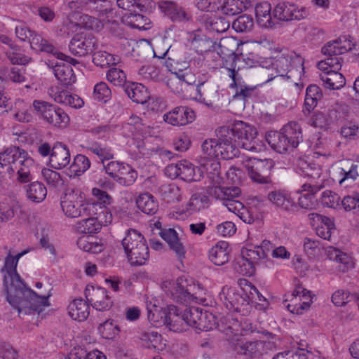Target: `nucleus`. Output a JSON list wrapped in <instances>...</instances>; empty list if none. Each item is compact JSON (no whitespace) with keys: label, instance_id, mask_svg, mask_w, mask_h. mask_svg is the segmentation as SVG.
Returning a JSON list of instances; mask_svg holds the SVG:
<instances>
[{"label":"nucleus","instance_id":"nucleus-1","mask_svg":"<svg viewBox=\"0 0 359 359\" xmlns=\"http://www.w3.org/2000/svg\"><path fill=\"white\" fill-rule=\"evenodd\" d=\"M26 252L18 253L15 256L10 254L6 257L2 271L4 286L6 292V299L11 306L16 309L20 318L26 315H39L46 307L50 306L49 298L52 295L50 290L46 293L38 294L27 287L19 274L16 267L18 259Z\"/></svg>","mask_w":359,"mask_h":359},{"label":"nucleus","instance_id":"nucleus-2","mask_svg":"<svg viewBox=\"0 0 359 359\" xmlns=\"http://www.w3.org/2000/svg\"><path fill=\"white\" fill-rule=\"evenodd\" d=\"M257 134L255 128L243 121H237L231 127H221L217 132L219 156L232 159L239 153V147L248 151L256 150L253 141Z\"/></svg>","mask_w":359,"mask_h":359},{"label":"nucleus","instance_id":"nucleus-3","mask_svg":"<svg viewBox=\"0 0 359 359\" xmlns=\"http://www.w3.org/2000/svg\"><path fill=\"white\" fill-rule=\"evenodd\" d=\"M0 165L8 166V172L18 174V181L26 183L32 180L30 168L34 166V160L23 149L11 146L0 153Z\"/></svg>","mask_w":359,"mask_h":359},{"label":"nucleus","instance_id":"nucleus-4","mask_svg":"<svg viewBox=\"0 0 359 359\" xmlns=\"http://www.w3.org/2000/svg\"><path fill=\"white\" fill-rule=\"evenodd\" d=\"M61 207L64 214L69 218L91 215L96 212V203L86 199L85 194L79 189L68 188L61 198Z\"/></svg>","mask_w":359,"mask_h":359},{"label":"nucleus","instance_id":"nucleus-5","mask_svg":"<svg viewBox=\"0 0 359 359\" xmlns=\"http://www.w3.org/2000/svg\"><path fill=\"white\" fill-rule=\"evenodd\" d=\"M266 141L273 149L280 154L293 150L303 141L302 128L298 123L291 121L280 131L268 133Z\"/></svg>","mask_w":359,"mask_h":359},{"label":"nucleus","instance_id":"nucleus-6","mask_svg":"<svg viewBox=\"0 0 359 359\" xmlns=\"http://www.w3.org/2000/svg\"><path fill=\"white\" fill-rule=\"evenodd\" d=\"M204 290L191 278L181 276L170 289L171 299L176 303L187 305L192 302L203 303L205 301Z\"/></svg>","mask_w":359,"mask_h":359},{"label":"nucleus","instance_id":"nucleus-7","mask_svg":"<svg viewBox=\"0 0 359 359\" xmlns=\"http://www.w3.org/2000/svg\"><path fill=\"white\" fill-rule=\"evenodd\" d=\"M125 253L133 266H141L149 257V248L144 237L137 230L130 229L122 240Z\"/></svg>","mask_w":359,"mask_h":359},{"label":"nucleus","instance_id":"nucleus-8","mask_svg":"<svg viewBox=\"0 0 359 359\" xmlns=\"http://www.w3.org/2000/svg\"><path fill=\"white\" fill-rule=\"evenodd\" d=\"M219 296L229 311L240 312L243 316L250 312V299L247 287L236 290L234 287L224 286Z\"/></svg>","mask_w":359,"mask_h":359},{"label":"nucleus","instance_id":"nucleus-9","mask_svg":"<svg viewBox=\"0 0 359 359\" xmlns=\"http://www.w3.org/2000/svg\"><path fill=\"white\" fill-rule=\"evenodd\" d=\"M96 212L86 216L88 218L78 222L75 229L79 233L91 234L99 232L102 226H107L112 221V215L107 207L100 204Z\"/></svg>","mask_w":359,"mask_h":359},{"label":"nucleus","instance_id":"nucleus-10","mask_svg":"<svg viewBox=\"0 0 359 359\" xmlns=\"http://www.w3.org/2000/svg\"><path fill=\"white\" fill-rule=\"evenodd\" d=\"M275 166V162L271 158L259 159L251 158L245 163V167L252 182L260 184H271V170Z\"/></svg>","mask_w":359,"mask_h":359},{"label":"nucleus","instance_id":"nucleus-11","mask_svg":"<svg viewBox=\"0 0 359 359\" xmlns=\"http://www.w3.org/2000/svg\"><path fill=\"white\" fill-rule=\"evenodd\" d=\"M33 107L39 116L54 126H65L69 121L63 109L47 102L34 100Z\"/></svg>","mask_w":359,"mask_h":359},{"label":"nucleus","instance_id":"nucleus-12","mask_svg":"<svg viewBox=\"0 0 359 359\" xmlns=\"http://www.w3.org/2000/svg\"><path fill=\"white\" fill-rule=\"evenodd\" d=\"M60 59L53 67V72L61 85L69 86L76 81V76L71 65L78 63L76 59L67 56L62 53L57 52L55 48L54 53H52Z\"/></svg>","mask_w":359,"mask_h":359},{"label":"nucleus","instance_id":"nucleus-13","mask_svg":"<svg viewBox=\"0 0 359 359\" xmlns=\"http://www.w3.org/2000/svg\"><path fill=\"white\" fill-rule=\"evenodd\" d=\"M16 36L22 41H28L32 50L47 53H54L55 46L41 35L21 24L15 27Z\"/></svg>","mask_w":359,"mask_h":359},{"label":"nucleus","instance_id":"nucleus-14","mask_svg":"<svg viewBox=\"0 0 359 359\" xmlns=\"http://www.w3.org/2000/svg\"><path fill=\"white\" fill-rule=\"evenodd\" d=\"M97 47V43L95 36L85 32L76 34L69 44L70 53L78 57L91 54Z\"/></svg>","mask_w":359,"mask_h":359},{"label":"nucleus","instance_id":"nucleus-15","mask_svg":"<svg viewBox=\"0 0 359 359\" xmlns=\"http://www.w3.org/2000/svg\"><path fill=\"white\" fill-rule=\"evenodd\" d=\"M273 15L282 21L300 20L309 15V11L305 7L299 8L294 3L281 1L275 6Z\"/></svg>","mask_w":359,"mask_h":359},{"label":"nucleus","instance_id":"nucleus-16","mask_svg":"<svg viewBox=\"0 0 359 359\" xmlns=\"http://www.w3.org/2000/svg\"><path fill=\"white\" fill-rule=\"evenodd\" d=\"M85 296L87 302L97 311L109 310L113 304L107 290L102 287L88 285L85 290Z\"/></svg>","mask_w":359,"mask_h":359},{"label":"nucleus","instance_id":"nucleus-17","mask_svg":"<svg viewBox=\"0 0 359 359\" xmlns=\"http://www.w3.org/2000/svg\"><path fill=\"white\" fill-rule=\"evenodd\" d=\"M195 95H189L190 99H193L202 103L209 108H213V103L218 100L219 94L215 85L205 81H198L197 88H195Z\"/></svg>","mask_w":359,"mask_h":359},{"label":"nucleus","instance_id":"nucleus-18","mask_svg":"<svg viewBox=\"0 0 359 359\" xmlns=\"http://www.w3.org/2000/svg\"><path fill=\"white\" fill-rule=\"evenodd\" d=\"M194 111L187 106H178L163 115V121L173 126H183L195 120Z\"/></svg>","mask_w":359,"mask_h":359},{"label":"nucleus","instance_id":"nucleus-19","mask_svg":"<svg viewBox=\"0 0 359 359\" xmlns=\"http://www.w3.org/2000/svg\"><path fill=\"white\" fill-rule=\"evenodd\" d=\"M154 226L159 231V236L168 244L170 248L175 252L180 259L185 257L186 248L174 229H162L161 223L156 221Z\"/></svg>","mask_w":359,"mask_h":359},{"label":"nucleus","instance_id":"nucleus-20","mask_svg":"<svg viewBox=\"0 0 359 359\" xmlns=\"http://www.w3.org/2000/svg\"><path fill=\"white\" fill-rule=\"evenodd\" d=\"M158 8L165 15L175 22H187L192 20L191 13L173 1H164L158 3Z\"/></svg>","mask_w":359,"mask_h":359},{"label":"nucleus","instance_id":"nucleus-21","mask_svg":"<svg viewBox=\"0 0 359 359\" xmlns=\"http://www.w3.org/2000/svg\"><path fill=\"white\" fill-rule=\"evenodd\" d=\"M265 346L266 343L263 341L237 340L233 344V349L238 354L248 358H257L265 353Z\"/></svg>","mask_w":359,"mask_h":359},{"label":"nucleus","instance_id":"nucleus-22","mask_svg":"<svg viewBox=\"0 0 359 359\" xmlns=\"http://www.w3.org/2000/svg\"><path fill=\"white\" fill-rule=\"evenodd\" d=\"M71 161V154L68 147L60 142L54 144L49 158L50 166L55 170L67 168Z\"/></svg>","mask_w":359,"mask_h":359},{"label":"nucleus","instance_id":"nucleus-23","mask_svg":"<svg viewBox=\"0 0 359 359\" xmlns=\"http://www.w3.org/2000/svg\"><path fill=\"white\" fill-rule=\"evenodd\" d=\"M164 323L170 330L180 332L185 330L184 312L174 305H169L164 313Z\"/></svg>","mask_w":359,"mask_h":359},{"label":"nucleus","instance_id":"nucleus-24","mask_svg":"<svg viewBox=\"0 0 359 359\" xmlns=\"http://www.w3.org/2000/svg\"><path fill=\"white\" fill-rule=\"evenodd\" d=\"M269 201L276 207L285 210L291 211L296 208V204L291 198L290 194L284 190H274L269 193Z\"/></svg>","mask_w":359,"mask_h":359},{"label":"nucleus","instance_id":"nucleus-25","mask_svg":"<svg viewBox=\"0 0 359 359\" xmlns=\"http://www.w3.org/2000/svg\"><path fill=\"white\" fill-rule=\"evenodd\" d=\"M150 127L143 123L142 119L135 114H132L128 121L123 125V133L130 137L135 135H144Z\"/></svg>","mask_w":359,"mask_h":359},{"label":"nucleus","instance_id":"nucleus-26","mask_svg":"<svg viewBox=\"0 0 359 359\" xmlns=\"http://www.w3.org/2000/svg\"><path fill=\"white\" fill-rule=\"evenodd\" d=\"M67 309L70 317L78 321L85 320L90 313L88 302L83 299H74L69 304Z\"/></svg>","mask_w":359,"mask_h":359},{"label":"nucleus","instance_id":"nucleus-27","mask_svg":"<svg viewBox=\"0 0 359 359\" xmlns=\"http://www.w3.org/2000/svg\"><path fill=\"white\" fill-rule=\"evenodd\" d=\"M124 91L130 99L138 104H144L149 98L147 88L141 83L127 84L124 86Z\"/></svg>","mask_w":359,"mask_h":359},{"label":"nucleus","instance_id":"nucleus-28","mask_svg":"<svg viewBox=\"0 0 359 359\" xmlns=\"http://www.w3.org/2000/svg\"><path fill=\"white\" fill-rule=\"evenodd\" d=\"M137 208L147 215H153L158 210V203L149 193L140 194L136 198Z\"/></svg>","mask_w":359,"mask_h":359},{"label":"nucleus","instance_id":"nucleus-29","mask_svg":"<svg viewBox=\"0 0 359 359\" xmlns=\"http://www.w3.org/2000/svg\"><path fill=\"white\" fill-rule=\"evenodd\" d=\"M209 259L215 265L222 266L229 261L228 243L220 242L209 250Z\"/></svg>","mask_w":359,"mask_h":359},{"label":"nucleus","instance_id":"nucleus-30","mask_svg":"<svg viewBox=\"0 0 359 359\" xmlns=\"http://www.w3.org/2000/svg\"><path fill=\"white\" fill-rule=\"evenodd\" d=\"M320 79L325 88L336 90L345 86L346 80L343 74L338 71L330 70L320 74Z\"/></svg>","mask_w":359,"mask_h":359},{"label":"nucleus","instance_id":"nucleus-31","mask_svg":"<svg viewBox=\"0 0 359 359\" xmlns=\"http://www.w3.org/2000/svg\"><path fill=\"white\" fill-rule=\"evenodd\" d=\"M140 339L142 345L145 347L158 351H162L165 346V344L161 335L157 332L150 331L142 332L140 334Z\"/></svg>","mask_w":359,"mask_h":359},{"label":"nucleus","instance_id":"nucleus-32","mask_svg":"<svg viewBox=\"0 0 359 359\" xmlns=\"http://www.w3.org/2000/svg\"><path fill=\"white\" fill-rule=\"evenodd\" d=\"M292 295L294 297H302L304 301L300 304L297 307L294 306L292 309L291 305H287V309L293 313L297 314H302L304 310H307L312 303V294L311 292L302 287L301 285H298L295 290L292 292Z\"/></svg>","mask_w":359,"mask_h":359},{"label":"nucleus","instance_id":"nucleus-33","mask_svg":"<svg viewBox=\"0 0 359 359\" xmlns=\"http://www.w3.org/2000/svg\"><path fill=\"white\" fill-rule=\"evenodd\" d=\"M250 6L249 0H225L221 6V11L226 15H235L245 11Z\"/></svg>","mask_w":359,"mask_h":359},{"label":"nucleus","instance_id":"nucleus-34","mask_svg":"<svg viewBox=\"0 0 359 359\" xmlns=\"http://www.w3.org/2000/svg\"><path fill=\"white\" fill-rule=\"evenodd\" d=\"M77 246L81 250L93 254L101 252L104 245L101 240L97 241L92 236H81L77 241Z\"/></svg>","mask_w":359,"mask_h":359},{"label":"nucleus","instance_id":"nucleus-35","mask_svg":"<svg viewBox=\"0 0 359 359\" xmlns=\"http://www.w3.org/2000/svg\"><path fill=\"white\" fill-rule=\"evenodd\" d=\"M180 178L186 182L199 181L202 177L201 169L187 161H181Z\"/></svg>","mask_w":359,"mask_h":359},{"label":"nucleus","instance_id":"nucleus-36","mask_svg":"<svg viewBox=\"0 0 359 359\" xmlns=\"http://www.w3.org/2000/svg\"><path fill=\"white\" fill-rule=\"evenodd\" d=\"M241 194L238 187H226L221 186H213L208 189V194L216 199L224 201L229 197H238Z\"/></svg>","mask_w":359,"mask_h":359},{"label":"nucleus","instance_id":"nucleus-37","mask_svg":"<svg viewBox=\"0 0 359 359\" xmlns=\"http://www.w3.org/2000/svg\"><path fill=\"white\" fill-rule=\"evenodd\" d=\"M229 71L230 72V77L233 79V83L231 84V86H235L236 92L233 95L234 99H241L242 101L245 102V100L249 97H250L255 90V87L248 86L242 83H237L236 74V72L235 71V67L229 68Z\"/></svg>","mask_w":359,"mask_h":359},{"label":"nucleus","instance_id":"nucleus-38","mask_svg":"<svg viewBox=\"0 0 359 359\" xmlns=\"http://www.w3.org/2000/svg\"><path fill=\"white\" fill-rule=\"evenodd\" d=\"M27 198L35 203L43 201L47 195V189L44 184L36 181L29 184L26 189Z\"/></svg>","mask_w":359,"mask_h":359},{"label":"nucleus","instance_id":"nucleus-39","mask_svg":"<svg viewBox=\"0 0 359 359\" xmlns=\"http://www.w3.org/2000/svg\"><path fill=\"white\" fill-rule=\"evenodd\" d=\"M137 177V172L130 165L125 163L115 181L123 186H130L135 182Z\"/></svg>","mask_w":359,"mask_h":359},{"label":"nucleus","instance_id":"nucleus-40","mask_svg":"<svg viewBox=\"0 0 359 359\" xmlns=\"http://www.w3.org/2000/svg\"><path fill=\"white\" fill-rule=\"evenodd\" d=\"M125 17L126 18L127 23L131 27L138 29H147L150 27V19L142 14L137 13L136 11L127 13L125 15Z\"/></svg>","mask_w":359,"mask_h":359},{"label":"nucleus","instance_id":"nucleus-41","mask_svg":"<svg viewBox=\"0 0 359 359\" xmlns=\"http://www.w3.org/2000/svg\"><path fill=\"white\" fill-rule=\"evenodd\" d=\"M56 102L69 106L72 108H81L84 102L77 95H72L67 90H61L60 95L55 98Z\"/></svg>","mask_w":359,"mask_h":359},{"label":"nucleus","instance_id":"nucleus-42","mask_svg":"<svg viewBox=\"0 0 359 359\" xmlns=\"http://www.w3.org/2000/svg\"><path fill=\"white\" fill-rule=\"evenodd\" d=\"M241 256L257 264L260 259L266 257V252L262 248H259V245L249 246L241 250Z\"/></svg>","mask_w":359,"mask_h":359},{"label":"nucleus","instance_id":"nucleus-43","mask_svg":"<svg viewBox=\"0 0 359 359\" xmlns=\"http://www.w3.org/2000/svg\"><path fill=\"white\" fill-rule=\"evenodd\" d=\"M245 281L248 283L247 280ZM245 286L247 287L248 292L250 304L255 302L257 304L259 309H266L269 304L268 300L259 292L257 288L250 283H246Z\"/></svg>","mask_w":359,"mask_h":359},{"label":"nucleus","instance_id":"nucleus-44","mask_svg":"<svg viewBox=\"0 0 359 359\" xmlns=\"http://www.w3.org/2000/svg\"><path fill=\"white\" fill-rule=\"evenodd\" d=\"M297 167L301 175L313 178L320 176L319 168L315 163L309 162L305 158L300 157L297 159Z\"/></svg>","mask_w":359,"mask_h":359},{"label":"nucleus","instance_id":"nucleus-45","mask_svg":"<svg viewBox=\"0 0 359 359\" xmlns=\"http://www.w3.org/2000/svg\"><path fill=\"white\" fill-rule=\"evenodd\" d=\"M229 22L222 17L207 18L205 22V28L211 32L222 33L229 27Z\"/></svg>","mask_w":359,"mask_h":359},{"label":"nucleus","instance_id":"nucleus-46","mask_svg":"<svg viewBox=\"0 0 359 359\" xmlns=\"http://www.w3.org/2000/svg\"><path fill=\"white\" fill-rule=\"evenodd\" d=\"M209 198L205 192L194 194L188 203L189 209L193 211H200L208 206Z\"/></svg>","mask_w":359,"mask_h":359},{"label":"nucleus","instance_id":"nucleus-47","mask_svg":"<svg viewBox=\"0 0 359 359\" xmlns=\"http://www.w3.org/2000/svg\"><path fill=\"white\" fill-rule=\"evenodd\" d=\"M324 112L325 113L330 128L341 123L344 119L343 113L341 111V106L337 104L331 106Z\"/></svg>","mask_w":359,"mask_h":359},{"label":"nucleus","instance_id":"nucleus-48","mask_svg":"<svg viewBox=\"0 0 359 359\" xmlns=\"http://www.w3.org/2000/svg\"><path fill=\"white\" fill-rule=\"evenodd\" d=\"M219 140L210 138L203 141L201 145V149L204 154L203 158H219V151L218 150Z\"/></svg>","mask_w":359,"mask_h":359},{"label":"nucleus","instance_id":"nucleus-49","mask_svg":"<svg viewBox=\"0 0 359 359\" xmlns=\"http://www.w3.org/2000/svg\"><path fill=\"white\" fill-rule=\"evenodd\" d=\"M253 27V18L248 15H240L232 23V27L236 32H249Z\"/></svg>","mask_w":359,"mask_h":359},{"label":"nucleus","instance_id":"nucleus-50","mask_svg":"<svg viewBox=\"0 0 359 359\" xmlns=\"http://www.w3.org/2000/svg\"><path fill=\"white\" fill-rule=\"evenodd\" d=\"M272 68L276 72L277 75L280 76H287L290 67V60L288 56L281 55L273 59L271 62Z\"/></svg>","mask_w":359,"mask_h":359},{"label":"nucleus","instance_id":"nucleus-51","mask_svg":"<svg viewBox=\"0 0 359 359\" xmlns=\"http://www.w3.org/2000/svg\"><path fill=\"white\" fill-rule=\"evenodd\" d=\"M90 161L88 157L83 154H77L74 158L73 163L70 165V168L75 175L80 176L89 169Z\"/></svg>","mask_w":359,"mask_h":359},{"label":"nucleus","instance_id":"nucleus-52","mask_svg":"<svg viewBox=\"0 0 359 359\" xmlns=\"http://www.w3.org/2000/svg\"><path fill=\"white\" fill-rule=\"evenodd\" d=\"M41 175L44 181L52 188H57L63 184V180L60 174L55 170L44 168L41 170Z\"/></svg>","mask_w":359,"mask_h":359},{"label":"nucleus","instance_id":"nucleus-53","mask_svg":"<svg viewBox=\"0 0 359 359\" xmlns=\"http://www.w3.org/2000/svg\"><path fill=\"white\" fill-rule=\"evenodd\" d=\"M93 62L96 66L104 68L109 65L116 64V59L110 53L100 50L93 53Z\"/></svg>","mask_w":359,"mask_h":359},{"label":"nucleus","instance_id":"nucleus-54","mask_svg":"<svg viewBox=\"0 0 359 359\" xmlns=\"http://www.w3.org/2000/svg\"><path fill=\"white\" fill-rule=\"evenodd\" d=\"M107 79L108 81L116 86H126V75L125 72L119 68H110L107 72Z\"/></svg>","mask_w":359,"mask_h":359},{"label":"nucleus","instance_id":"nucleus-55","mask_svg":"<svg viewBox=\"0 0 359 359\" xmlns=\"http://www.w3.org/2000/svg\"><path fill=\"white\" fill-rule=\"evenodd\" d=\"M255 264L248 261L242 256L235 263V269L241 274L251 276L255 271Z\"/></svg>","mask_w":359,"mask_h":359},{"label":"nucleus","instance_id":"nucleus-56","mask_svg":"<svg viewBox=\"0 0 359 359\" xmlns=\"http://www.w3.org/2000/svg\"><path fill=\"white\" fill-rule=\"evenodd\" d=\"M340 197L336 193L326 190L322 193L320 202L325 207L333 209L340 208Z\"/></svg>","mask_w":359,"mask_h":359},{"label":"nucleus","instance_id":"nucleus-57","mask_svg":"<svg viewBox=\"0 0 359 359\" xmlns=\"http://www.w3.org/2000/svg\"><path fill=\"white\" fill-rule=\"evenodd\" d=\"M341 57L337 56H328L325 60L318 63V68L323 72L330 70L339 71L341 68Z\"/></svg>","mask_w":359,"mask_h":359},{"label":"nucleus","instance_id":"nucleus-58","mask_svg":"<svg viewBox=\"0 0 359 359\" xmlns=\"http://www.w3.org/2000/svg\"><path fill=\"white\" fill-rule=\"evenodd\" d=\"M175 74L179 75L180 79L184 83L183 86L187 93L191 88L195 91V88H197L198 81L194 74L189 70L185 69V71L176 72Z\"/></svg>","mask_w":359,"mask_h":359},{"label":"nucleus","instance_id":"nucleus-59","mask_svg":"<svg viewBox=\"0 0 359 359\" xmlns=\"http://www.w3.org/2000/svg\"><path fill=\"white\" fill-rule=\"evenodd\" d=\"M98 331L104 339H112L119 332L118 327L114 324L113 320H106L98 327Z\"/></svg>","mask_w":359,"mask_h":359},{"label":"nucleus","instance_id":"nucleus-60","mask_svg":"<svg viewBox=\"0 0 359 359\" xmlns=\"http://www.w3.org/2000/svg\"><path fill=\"white\" fill-rule=\"evenodd\" d=\"M111 95V90L104 82H100L94 87L93 97L95 100L107 102Z\"/></svg>","mask_w":359,"mask_h":359},{"label":"nucleus","instance_id":"nucleus-61","mask_svg":"<svg viewBox=\"0 0 359 359\" xmlns=\"http://www.w3.org/2000/svg\"><path fill=\"white\" fill-rule=\"evenodd\" d=\"M346 211L354 210L359 213V194L353 192L351 195H347L342 199L340 206Z\"/></svg>","mask_w":359,"mask_h":359},{"label":"nucleus","instance_id":"nucleus-62","mask_svg":"<svg viewBox=\"0 0 359 359\" xmlns=\"http://www.w3.org/2000/svg\"><path fill=\"white\" fill-rule=\"evenodd\" d=\"M352 294L349 291L338 290L332 295V302L336 306H344L352 299Z\"/></svg>","mask_w":359,"mask_h":359},{"label":"nucleus","instance_id":"nucleus-63","mask_svg":"<svg viewBox=\"0 0 359 359\" xmlns=\"http://www.w3.org/2000/svg\"><path fill=\"white\" fill-rule=\"evenodd\" d=\"M192 43L196 51L201 55L210 51L213 48L212 41L205 36L194 38Z\"/></svg>","mask_w":359,"mask_h":359},{"label":"nucleus","instance_id":"nucleus-64","mask_svg":"<svg viewBox=\"0 0 359 359\" xmlns=\"http://www.w3.org/2000/svg\"><path fill=\"white\" fill-rule=\"evenodd\" d=\"M271 4L268 2H262L257 4L255 7V14L259 21L266 20L269 22L271 19Z\"/></svg>","mask_w":359,"mask_h":359}]
</instances>
